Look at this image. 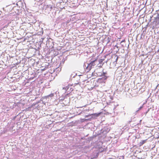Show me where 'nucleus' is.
I'll list each match as a JSON object with an SVG mask.
<instances>
[{
    "instance_id": "f257e3e1",
    "label": "nucleus",
    "mask_w": 159,
    "mask_h": 159,
    "mask_svg": "<svg viewBox=\"0 0 159 159\" xmlns=\"http://www.w3.org/2000/svg\"><path fill=\"white\" fill-rule=\"evenodd\" d=\"M97 59H95L94 60L92 61L90 63L88 64L87 68L89 67V70H90L92 68L93 66L96 65L95 62L97 61Z\"/></svg>"
},
{
    "instance_id": "39448f33",
    "label": "nucleus",
    "mask_w": 159,
    "mask_h": 159,
    "mask_svg": "<svg viewBox=\"0 0 159 159\" xmlns=\"http://www.w3.org/2000/svg\"><path fill=\"white\" fill-rule=\"evenodd\" d=\"M105 74H105V72H103V73H102V75H103V76H104V75H105Z\"/></svg>"
},
{
    "instance_id": "7ed1b4c3",
    "label": "nucleus",
    "mask_w": 159,
    "mask_h": 159,
    "mask_svg": "<svg viewBox=\"0 0 159 159\" xmlns=\"http://www.w3.org/2000/svg\"><path fill=\"white\" fill-rule=\"evenodd\" d=\"M53 96V93H51L48 96V97H52Z\"/></svg>"
},
{
    "instance_id": "f03ea898",
    "label": "nucleus",
    "mask_w": 159,
    "mask_h": 159,
    "mask_svg": "<svg viewBox=\"0 0 159 159\" xmlns=\"http://www.w3.org/2000/svg\"><path fill=\"white\" fill-rule=\"evenodd\" d=\"M102 113L101 112H99L98 113H93L92 114V115L96 117H98Z\"/></svg>"
},
{
    "instance_id": "423d86ee",
    "label": "nucleus",
    "mask_w": 159,
    "mask_h": 159,
    "mask_svg": "<svg viewBox=\"0 0 159 159\" xmlns=\"http://www.w3.org/2000/svg\"><path fill=\"white\" fill-rule=\"evenodd\" d=\"M100 60H101V61H100V62H101L102 61V59H101Z\"/></svg>"
},
{
    "instance_id": "20e7f679",
    "label": "nucleus",
    "mask_w": 159,
    "mask_h": 159,
    "mask_svg": "<svg viewBox=\"0 0 159 159\" xmlns=\"http://www.w3.org/2000/svg\"><path fill=\"white\" fill-rule=\"evenodd\" d=\"M145 140H143L142 142H141V144L142 145L143 144H144L145 142Z\"/></svg>"
}]
</instances>
